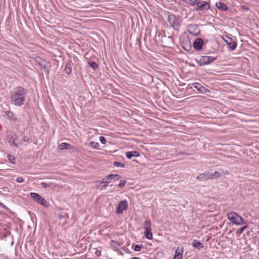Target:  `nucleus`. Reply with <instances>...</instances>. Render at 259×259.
Masks as SVG:
<instances>
[{"mask_svg":"<svg viewBox=\"0 0 259 259\" xmlns=\"http://www.w3.org/2000/svg\"><path fill=\"white\" fill-rule=\"evenodd\" d=\"M22 142H26L27 143H30V137L29 136L27 135H24L23 137V139L22 140Z\"/></svg>","mask_w":259,"mask_h":259,"instance_id":"32","label":"nucleus"},{"mask_svg":"<svg viewBox=\"0 0 259 259\" xmlns=\"http://www.w3.org/2000/svg\"><path fill=\"white\" fill-rule=\"evenodd\" d=\"M126 157L127 159H131L132 157H138L140 156V153L136 151H132L126 152L125 153Z\"/></svg>","mask_w":259,"mask_h":259,"instance_id":"15","label":"nucleus"},{"mask_svg":"<svg viewBox=\"0 0 259 259\" xmlns=\"http://www.w3.org/2000/svg\"><path fill=\"white\" fill-rule=\"evenodd\" d=\"M204 41L202 39L198 38L193 43V47L196 51L201 50Z\"/></svg>","mask_w":259,"mask_h":259,"instance_id":"10","label":"nucleus"},{"mask_svg":"<svg viewBox=\"0 0 259 259\" xmlns=\"http://www.w3.org/2000/svg\"><path fill=\"white\" fill-rule=\"evenodd\" d=\"M30 197L38 203L44 206H48L47 201L38 194L35 192H31L30 194Z\"/></svg>","mask_w":259,"mask_h":259,"instance_id":"6","label":"nucleus"},{"mask_svg":"<svg viewBox=\"0 0 259 259\" xmlns=\"http://www.w3.org/2000/svg\"><path fill=\"white\" fill-rule=\"evenodd\" d=\"M101 253V251H99V250H96V251L95 252L96 255L98 256H100Z\"/></svg>","mask_w":259,"mask_h":259,"instance_id":"41","label":"nucleus"},{"mask_svg":"<svg viewBox=\"0 0 259 259\" xmlns=\"http://www.w3.org/2000/svg\"><path fill=\"white\" fill-rule=\"evenodd\" d=\"M144 235L145 237L149 240H151L153 238L151 229L145 230Z\"/></svg>","mask_w":259,"mask_h":259,"instance_id":"19","label":"nucleus"},{"mask_svg":"<svg viewBox=\"0 0 259 259\" xmlns=\"http://www.w3.org/2000/svg\"><path fill=\"white\" fill-rule=\"evenodd\" d=\"M185 3L191 6H195L198 0H183Z\"/></svg>","mask_w":259,"mask_h":259,"instance_id":"29","label":"nucleus"},{"mask_svg":"<svg viewBox=\"0 0 259 259\" xmlns=\"http://www.w3.org/2000/svg\"><path fill=\"white\" fill-rule=\"evenodd\" d=\"M113 165L116 167H124L125 165L123 163H120L118 161H114L113 162Z\"/></svg>","mask_w":259,"mask_h":259,"instance_id":"33","label":"nucleus"},{"mask_svg":"<svg viewBox=\"0 0 259 259\" xmlns=\"http://www.w3.org/2000/svg\"><path fill=\"white\" fill-rule=\"evenodd\" d=\"M89 146L95 149H99V144L98 142L91 141L89 143Z\"/></svg>","mask_w":259,"mask_h":259,"instance_id":"22","label":"nucleus"},{"mask_svg":"<svg viewBox=\"0 0 259 259\" xmlns=\"http://www.w3.org/2000/svg\"><path fill=\"white\" fill-rule=\"evenodd\" d=\"M215 6L218 9H220L224 11H227L229 9L228 7L226 5L224 4V3L221 2L217 3L215 4Z\"/></svg>","mask_w":259,"mask_h":259,"instance_id":"16","label":"nucleus"},{"mask_svg":"<svg viewBox=\"0 0 259 259\" xmlns=\"http://www.w3.org/2000/svg\"><path fill=\"white\" fill-rule=\"evenodd\" d=\"M131 259H140V258H139V257H132Z\"/></svg>","mask_w":259,"mask_h":259,"instance_id":"43","label":"nucleus"},{"mask_svg":"<svg viewBox=\"0 0 259 259\" xmlns=\"http://www.w3.org/2000/svg\"><path fill=\"white\" fill-rule=\"evenodd\" d=\"M188 31L190 34L194 36L197 35L200 32L197 25L194 24H190L188 26Z\"/></svg>","mask_w":259,"mask_h":259,"instance_id":"9","label":"nucleus"},{"mask_svg":"<svg viewBox=\"0 0 259 259\" xmlns=\"http://www.w3.org/2000/svg\"><path fill=\"white\" fill-rule=\"evenodd\" d=\"M144 229H151V221L150 220H146L144 222Z\"/></svg>","mask_w":259,"mask_h":259,"instance_id":"24","label":"nucleus"},{"mask_svg":"<svg viewBox=\"0 0 259 259\" xmlns=\"http://www.w3.org/2000/svg\"><path fill=\"white\" fill-rule=\"evenodd\" d=\"M110 244H111V246H112L113 247H114L116 249H118V248L120 246L118 242H117L116 241H114V240H111Z\"/></svg>","mask_w":259,"mask_h":259,"instance_id":"27","label":"nucleus"},{"mask_svg":"<svg viewBox=\"0 0 259 259\" xmlns=\"http://www.w3.org/2000/svg\"><path fill=\"white\" fill-rule=\"evenodd\" d=\"M195 5L196 6L195 8L196 11H204L210 9L209 3L204 1H199L197 2Z\"/></svg>","mask_w":259,"mask_h":259,"instance_id":"7","label":"nucleus"},{"mask_svg":"<svg viewBox=\"0 0 259 259\" xmlns=\"http://www.w3.org/2000/svg\"><path fill=\"white\" fill-rule=\"evenodd\" d=\"M183 247H179L176 250L173 259H182Z\"/></svg>","mask_w":259,"mask_h":259,"instance_id":"14","label":"nucleus"},{"mask_svg":"<svg viewBox=\"0 0 259 259\" xmlns=\"http://www.w3.org/2000/svg\"><path fill=\"white\" fill-rule=\"evenodd\" d=\"M142 247H143L142 245H138V244L134 245V244H133V245H132L133 248L136 251H140Z\"/></svg>","mask_w":259,"mask_h":259,"instance_id":"28","label":"nucleus"},{"mask_svg":"<svg viewBox=\"0 0 259 259\" xmlns=\"http://www.w3.org/2000/svg\"><path fill=\"white\" fill-rule=\"evenodd\" d=\"M70 146L71 145L69 144L66 143H63L59 145V148L60 150L68 149Z\"/></svg>","mask_w":259,"mask_h":259,"instance_id":"21","label":"nucleus"},{"mask_svg":"<svg viewBox=\"0 0 259 259\" xmlns=\"http://www.w3.org/2000/svg\"><path fill=\"white\" fill-rule=\"evenodd\" d=\"M8 158L9 159V161L11 163H12L13 164L15 163V162H16V159H15V158L13 156L9 155L8 156Z\"/></svg>","mask_w":259,"mask_h":259,"instance_id":"34","label":"nucleus"},{"mask_svg":"<svg viewBox=\"0 0 259 259\" xmlns=\"http://www.w3.org/2000/svg\"><path fill=\"white\" fill-rule=\"evenodd\" d=\"M168 21L170 26L175 30L179 31L181 22L178 17L173 14H170L168 17Z\"/></svg>","mask_w":259,"mask_h":259,"instance_id":"5","label":"nucleus"},{"mask_svg":"<svg viewBox=\"0 0 259 259\" xmlns=\"http://www.w3.org/2000/svg\"><path fill=\"white\" fill-rule=\"evenodd\" d=\"M221 177V174L218 171L214 173H210V179H214Z\"/></svg>","mask_w":259,"mask_h":259,"instance_id":"23","label":"nucleus"},{"mask_svg":"<svg viewBox=\"0 0 259 259\" xmlns=\"http://www.w3.org/2000/svg\"><path fill=\"white\" fill-rule=\"evenodd\" d=\"M121 177L118 174H110L107 176V180H110L113 179H116L117 180H119Z\"/></svg>","mask_w":259,"mask_h":259,"instance_id":"20","label":"nucleus"},{"mask_svg":"<svg viewBox=\"0 0 259 259\" xmlns=\"http://www.w3.org/2000/svg\"><path fill=\"white\" fill-rule=\"evenodd\" d=\"M6 115L9 118L13 120V121H17L18 119L16 115L12 111H7L6 112Z\"/></svg>","mask_w":259,"mask_h":259,"instance_id":"18","label":"nucleus"},{"mask_svg":"<svg viewBox=\"0 0 259 259\" xmlns=\"http://www.w3.org/2000/svg\"><path fill=\"white\" fill-rule=\"evenodd\" d=\"M242 9L245 11H249V8L246 6H242Z\"/></svg>","mask_w":259,"mask_h":259,"instance_id":"40","label":"nucleus"},{"mask_svg":"<svg viewBox=\"0 0 259 259\" xmlns=\"http://www.w3.org/2000/svg\"><path fill=\"white\" fill-rule=\"evenodd\" d=\"M1 204H2L1 203H0Z\"/></svg>","mask_w":259,"mask_h":259,"instance_id":"46","label":"nucleus"},{"mask_svg":"<svg viewBox=\"0 0 259 259\" xmlns=\"http://www.w3.org/2000/svg\"><path fill=\"white\" fill-rule=\"evenodd\" d=\"M217 58L212 56H199L196 58V61L200 66H205L213 62Z\"/></svg>","mask_w":259,"mask_h":259,"instance_id":"4","label":"nucleus"},{"mask_svg":"<svg viewBox=\"0 0 259 259\" xmlns=\"http://www.w3.org/2000/svg\"><path fill=\"white\" fill-rule=\"evenodd\" d=\"M192 85L201 93H206L207 91L205 87L198 82L193 83H192Z\"/></svg>","mask_w":259,"mask_h":259,"instance_id":"13","label":"nucleus"},{"mask_svg":"<svg viewBox=\"0 0 259 259\" xmlns=\"http://www.w3.org/2000/svg\"><path fill=\"white\" fill-rule=\"evenodd\" d=\"M45 61H42V63H40V65L41 66V68H44V69L46 68V66L44 64L45 63Z\"/></svg>","mask_w":259,"mask_h":259,"instance_id":"39","label":"nucleus"},{"mask_svg":"<svg viewBox=\"0 0 259 259\" xmlns=\"http://www.w3.org/2000/svg\"><path fill=\"white\" fill-rule=\"evenodd\" d=\"M227 216L230 222L236 225H241L246 223L243 218L239 215L236 212H228Z\"/></svg>","mask_w":259,"mask_h":259,"instance_id":"3","label":"nucleus"},{"mask_svg":"<svg viewBox=\"0 0 259 259\" xmlns=\"http://www.w3.org/2000/svg\"><path fill=\"white\" fill-rule=\"evenodd\" d=\"M210 172L206 171L204 173L200 174L196 177V179L199 181H203L210 179Z\"/></svg>","mask_w":259,"mask_h":259,"instance_id":"12","label":"nucleus"},{"mask_svg":"<svg viewBox=\"0 0 259 259\" xmlns=\"http://www.w3.org/2000/svg\"><path fill=\"white\" fill-rule=\"evenodd\" d=\"M16 181L18 183H23V182H24V179L22 177H18L16 179Z\"/></svg>","mask_w":259,"mask_h":259,"instance_id":"38","label":"nucleus"},{"mask_svg":"<svg viewBox=\"0 0 259 259\" xmlns=\"http://www.w3.org/2000/svg\"><path fill=\"white\" fill-rule=\"evenodd\" d=\"M89 66L92 68L93 69H96L97 68H98V65L97 63H96L95 62H92V61H90L89 62Z\"/></svg>","mask_w":259,"mask_h":259,"instance_id":"30","label":"nucleus"},{"mask_svg":"<svg viewBox=\"0 0 259 259\" xmlns=\"http://www.w3.org/2000/svg\"><path fill=\"white\" fill-rule=\"evenodd\" d=\"M128 208V203L126 200H122L119 202L116 208V212L117 214L122 213L124 210Z\"/></svg>","mask_w":259,"mask_h":259,"instance_id":"8","label":"nucleus"},{"mask_svg":"<svg viewBox=\"0 0 259 259\" xmlns=\"http://www.w3.org/2000/svg\"><path fill=\"white\" fill-rule=\"evenodd\" d=\"M99 140H100V141L101 142V143L103 144H105L106 143V139L105 138V137H103V136H101L99 138Z\"/></svg>","mask_w":259,"mask_h":259,"instance_id":"36","label":"nucleus"},{"mask_svg":"<svg viewBox=\"0 0 259 259\" xmlns=\"http://www.w3.org/2000/svg\"><path fill=\"white\" fill-rule=\"evenodd\" d=\"M64 70L67 74H71V73L72 72V67L71 66V65L69 64L66 65Z\"/></svg>","mask_w":259,"mask_h":259,"instance_id":"25","label":"nucleus"},{"mask_svg":"<svg viewBox=\"0 0 259 259\" xmlns=\"http://www.w3.org/2000/svg\"><path fill=\"white\" fill-rule=\"evenodd\" d=\"M27 91L21 86L17 87L11 93V99L15 106L23 105L26 97Z\"/></svg>","mask_w":259,"mask_h":259,"instance_id":"1","label":"nucleus"},{"mask_svg":"<svg viewBox=\"0 0 259 259\" xmlns=\"http://www.w3.org/2000/svg\"><path fill=\"white\" fill-rule=\"evenodd\" d=\"M3 207H4V208H5V207H6V206H5V205L3 204Z\"/></svg>","mask_w":259,"mask_h":259,"instance_id":"45","label":"nucleus"},{"mask_svg":"<svg viewBox=\"0 0 259 259\" xmlns=\"http://www.w3.org/2000/svg\"><path fill=\"white\" fill-rule=\"evenodd\" d=\"M7 139L12 147L18 148L23 144L22 140L20 139L16 134L12 132H7Z\"/></svg>","mask_w":259,"mask_h":259,"instance_id":"2","label":"nucleus"},{"mask_svg":"<svg viewBox=\"0 0 259 259\" xmlns=\"http://www.w3.org/2000/svg\"><path fill=\"white\" fill-rule=\"evenodd\" d=\"M41 185L43 187H45V188H46L48 186V185L47 184H46V183H41Z\"/></svg>","mask_w":259,"mask_h":259,"instance_id":"42","label":"nucleus"},{"mask_svg":"<svg viewBox=\"0 0 259 259\" xmlns=\"http://www.w3.org/2000/svg\"><path fill=\"white\" fill-rule=\"evenodd\" d=\"M97 183H105V184L103 185V187L106 188L108 184L110 183V181H107L106 179H104L101 181H97Z\"/></svg>","mask_w":259,"mask_h":259,"instance_id":"35","label":"nucleus"},{"mask_svg":"<svg viewBox=\"0 0 259 259\" xmlns=\"http://www.w3.org/2000/svg\"><path fill=\"white\" fill-rule=\"evenodd\" d=\"M247 228V226L246 225V226H244L242 227H241V228L240 229H238L237 230V232H236V234H237L238 235H240L241 234H242L243 231H244V230L245 229H246Z\"/></svg>","mask_w":259,"mask_h":259,"instance_id":"31","label":"nucleus"},{"mask_svg":"<svg viewBox=\"0 0 259 259\" xmlns=\"http://www.w3.org/2000/svg\"><path fill=\"white\" fill-rule=\"evenodd\" d=\"M193 247L196 248L198 249H200L203 247V244L201 243L199 241L194 239L192 244Z\"/></svg>","mask_w":259,"mask_h":259,"instance_id":"17","label":"nucleus"},{"mask_svg":"<svg viewBox=\"0 0 259 259\" xmlns=\"http://www.w3.org/2000/svg\"><path fill=\"white\" fill-rule=\"evenodd\" d=\"M99 184H104V185L105 184V183H99Z\"/></svg>","mask_w":259,"mask_h":259,"instance_id":"44","label":"nucleus"},{"mask_svg":"<svg viewBox=\"0 0 259 259\" xmlns=\"http://www.w3.org/2000/svg\"><path fill=\"white\" fill-rule=\"evenodd\" d=\"M225 41L226 42L227 47L231 51H233L236 49L237 44L235 41H232L231 38L229 37V39L225 40Z\"/></svg>","mask_w":259,"mask_h":259,"instance_id":"11","label":"nucleus"},{"mask_svg":"<svg viewBox=\"0 0 259 259\" xmlns=\"http://www.w3.org/2000/svg\"><path fill=\"white\" fill-rule=\"evenodd\" d=\"M125 185V181H120V182L118 184V186L120 188L123 187Z\"/></svg>","mask_w":259,"mask_h":259,"instance_id":"37","label":"nucleus"},{"mask_svg":"<svg viewBox=\"0 0 259 259\" xmlns=\"http://www.w3.org/2000/svg\"><path fill=\"white\" fill-rule=\"evenodd\" d=\"M184 49H185L186 51H189L191 48L190 42H186L185 43V45H183L182 46Z\"/></svg>","mask_w":259,"mask_h":259,"instance_id":"26","label":"nucleus"}]
</instances>
